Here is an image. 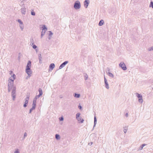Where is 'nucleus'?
I'll return each mask as SVG.
<instances>
[{"mask_svg": "<svg viewBox=\"0 0 153 153\" xmlns=\"http://www.w3.org/2000/svg\"><path fill=\"white\" fill-rule=\"evenodd\" d=\"M14 79H9V82H13V81H14Z\"/></svg>", "mask_w": 153, "mask_h": 153, "instance_id": "36", "label": "nucleus"}, {"mask_svg": "<svg viewBox=\"0 0 153 153\" xmlns=\"http://www.w3.org/2000/svg\"><path fill=\"white\" fill-rule=\"evenodd\" d=\"M55 67V65L53 63L50 64L49 66V69L51 70H53Z\"/></svg>", "mask_w": 153, "mask_h": 153, "instance_id": "12", "label": "nucleus"}, {"mask_svg": "<svg viewBox=\"0 0 153 153\" xmlns=\"http://www.w3.org/2000/svg\"><path fill=\"white\" fill-rule=\"evenodd\" d=\"M38 59L39 60V63L40 64H41L42 63V57H41V54H39L38 55Z\"/></svg>", "mask_w": 153, "mask_h": 153, "instance_id": "17", "label": "nucleus"}, {"mask_svg": "<svg viewBox=\"0 0 153 153\" xmlns=\"http://www.w3.org/2000/svg\"><path fill=\"white\" fill-rule=\"evenodd\" d=\"M26 0H22V1L21 3H24Z\"/></svg>", "mask_w": 153, "mask_h": 153, "instance_id": "45", "label": "nucleus"}, {"mask_svg": "<svg viewBox=\"0 0 153 153\" xmlns=\"http://www.w3.org/2000/svg\"><path fill=\"white\" fill-rule=\"evenodd\" d=\"M38 91L39 92V94L36 96L35 98H34V99H35L36 100L39 98L42 94V90L41 88H39Z\"/></svg>", "mask_w": 153, "mask_h": 153, "instance_id": "7", "label": "nucleus"}, {"mask_svg": "<svg viewBox=\"0 0 153 153\" xmlns=\"http://www.w3.org/2000/svg\"><path fill=\"white\" fill-rule=\"evenodd\" d=\"M123 131H124V133L125 134L126 132V131H127V130L126 129H124V130H123Z\"/></svg>", "mask_w": 153, "mask_h": 153, "instance_id": "44", "label": "nucleus"}, {"mask_svg": "<svg viewBox=\"0 0 153 153\" xmlns=\"http://www.w3.org/2000/svg\"><path fill=\"white\" fill-rule=\"evenodd\" d=\"M49 34L48 36H52V35L53 34V33L51 31H49Z\"/></svg>", "mask_w": 153, "mask_h": 153, "instance_id": "34", "label": "nucleus"}, {"mask_svg": "<svg viewBox=\"0 0 153 153\" xmlns=\"http://www.w3.org/2000/svg\"><path fill=\"white\" fill-rule=\"evenodd\" d=\"M60 98H62V97H60Z\"/></svg>", "mask_w": 153, "mask_h": 153, "instance_id": "51", "label": "nucleus"}, {"mask_svg": "<svg viewBox=\"0 0 153 153\" xmlns=\"http://www.w3.org/2000/svg\"><path fill=\"white\" fill-rule=\"evenodd\" d=\"M80 7L81 4L79 1L78 0L76 1L74 4V8L76 10H77L79 9Z\"/></svg>", "mask_w": 153, "mask_h": 153, "instance_id": "3", "label": "nucleus"}, {"mask_svg": "<svg viewBox=\"0 0 153 153\" xmlns=\"http://www.w3.org/2000/svg\"><path fill=\"white\" fill-rule=\"evenodd\" d=\"M89 3V0H85L84 2V6L85 7L87 8Z\"/></svg>", "mask_w": 153, "mask_h": 153, "instance_id": "10", "label": "nucleus"}, {"mask_svg": "<svg viewBox=\"0 0 153 153\" xmlns=\"http://www.w3.org/2000/svg\"><path fill=\"white\" fill-rule=\"evenodd\" d=\"M12 89V88H9V87H8V92H9L10 91V90H11Z\"/></svg>", "mask_w": 153, "mask_h": 153, "instance_id": "43", "label": "nucleus"}, {"mask_svg": "<svg viewBox=\"0 0 153 153\" xmlns=\"http://www.w3.org/2000/svg\"><path fill=\"white\" fill-rule=\"evenodd\" d=\"M110 69L108 68V71H106V73L108 74V75L112 78L114 77V75L111 73L109 72Z\"/></svg>", "mask_w": 153, "mask_h": 153, "instance_id": "11", "label": "nucleus"}, {"mask_svg": "<svg viewBox=\"0 0 153 153\" xmlns=\"http://www.w3.org/2000/svg\"><path fill=\"white\" fill-rule=\"evenodd\" d=\"M76 119L77 120L79 123H82L84 121V120L83 119H82V118L81 117L78 118L77 119Z\"/></svg>", "mask_w": 153, "mask_h": 153, "instance_id": "13", "label": "nucleus"}, {"mask_svg": "<svg viewBox=\"0 0 153 153\" xmlns=\"http://www.w3.org/2000/svg\"><path fill=\"white\" fill-rule=\"evenodd\" d=\"M30 97V93H27L26 95V97L25 98V101L28 102Z\"/></svg>", "mask_w": 153, "mask_h": 153, "instance_id": "16", "label": "nucleus"}, {"mask_svg": "<svg viewBox=\"0 0 153 153\" xmlns=\"http://www.w3.org/2000/svg\"><path fill=\"white\" fill-rule=\"evenodd\" d=\"M148 50L149 51H153V47H151L149 48L148 49Z\"/></svg>", "mask_w": 153, "mask_h": 153, "instance_id": "33", "label": "nucleus"}, {"mask_svg": "<svg viewBox=\"0 0 153 153\" xmlns=\"http://www.w3.org/2000/svg\"><path fill=\"white\" fill-rule=\"evenodd\" d=\"M18 22L20 24H22L23 25V22H22V21H21V20L20 19H18Z\"/></svg>", "mask_w": 153, "mask_h": 153, "instance_id": "31", "label": "nucleus"}, {"mask_svg": "<svg viewBox=\"0 0 153 153\" xmlns=\"http://www.w3.org/2000/svg\"><path fill=\"white\" fill-rule=\"evenodd\" d=\"M125 116L126 117H127L128 116V113H126V114H125Z\"/></svg>", "mask_w": 153, "mask_h": 153, "instance_id": "46", "label": "nucleus"}, {"mask_svg": "<svg viewBox=\"0 0 153 153\" xmlns=\"http://www.w3.org/2000/svg\"><path fill=\"white\" fill-rule=\"evenodd\" d=\"M42 31L41 33V38H42L43 36L45 34V33L47 30V28L45 25H42Z\"/></svg>", "mask_w": 153, "mask_h": 153, "instance_id": "2", "label": "nucleus"}, {"mask_svg": "<svg viewBox=\"0 0 153 153\" xmlns=\"http://www.w3.org/2000/svg\"><path fill=\"white\" fill-rule=\"evenodd\" d=\"M28 102V101H25L24 104L23 105V107H24L25 108L27 106Z\"/></svg>", "mask_w": 153, "mask_h": 153, "instance_id": "25", "label": "nucleus"}, {"mask_svg": "<svg viewBox=\"0 0 153 153\" xmlns=\"http://www.w3.org/2000/svg\"><path fill=\"white\" fill-rule=\"evenodd\" d=\"M93 144V142H90V143H88V145H89L90 146L91 145Z\"/></svg>", "mask_w": 153, "mask_h": 153, "instance_id": "42", "label": "nucleus"}, {"mask_svg": "<svg viewBox=\"0 0 153 153\" xmlns=\"http://www.w3.org/2000/svg\"><path fill=\"white\" fill-rule=\"evenodd\" d=\"M80 113H78L76 114V119H77L78 118H79L80 117Z\"/></svg>", "mask_w": 153, "mask_h": 153, "instance_id": "27", "label": "nucleus"}, {"mask_svg": "<svg viewBox=\"0 0 153 153\" xmlns=\"http://www.w3.org/2000/svg\"><path fill=\"white\" fill-rule=\"evenodd\" d=\"M16 88L15 87H13V89L12 92V96L13 97V100H14L16 96Z\"/></svg>", "mask_w": 153, "mask_h": 153, "instance_id": "4", "label": "nucleus"}, {"mask_svg": "<svg viewBox=\"0 0 153 153\" xmlns=\"http://www.w3.org/2000/svg\"><path fill=\"white\" fill-rule=\"evenodd\" d=\"M30 45L32 46V45H33L34 44V42L33 40V38H31L30 39Z\"/></svg>", "mask_w": 153, "mask_h": 153, "instance_id": "23", "label": "nucleus"}, {"mask_svg": "<svg viewBox=\"0 0 153 153\" xmlns=\"http://www.w3.org/2000/svg\"><path fill=\"white\" fill-rule=\"evenodd\" d=\"M35 51H36V52H37L38 51V50L37 49H36H36H35Z\"/></svg>", "mask_w": 153, "mask_h": 153, "instance_id": "50", "label": "nucleus"}, {"mask_svg": "<svg viewBox=\"0 0 153 153\" xmlns=\"http://www.w3.org/2000/svg\"><path fill=\"white\" fill-rule=\"evenodd\" d=\"M136 96L137 97L139 98L138 99V101L140 103H142L143 102V100L142 99V95L138 93H136Z\"/></svg>", "mask_w": 153, "mask_h": 153, "instance_id": "6", "label": "nucleus"}, {"mask_svg": "<svg viewBox=\"0 0 153 153\" xmlns=\"http://www.w3.org/2000/svg\"><path fill=\"white\" fill-rule=\"evenodd\" d=\"M104 23V21L102 19L100 20L98 24V25L100 26H101Z\"/></svg>", "mask_w": 153, "mask_h": 153, "instance_id": "18", "label": "nucleus"}, {"mask_svg": "<svg viewBox=\"0 0 153 153\" xmlns=\"http://www.w3.org/2000/svg\"><path fill=\"white\" fill-rule=\"evenodd\" d=\"M32 46L33 48L34 49H35L37 48V46L33 44V45H32Z\"/></svg>", "mask_w": 153, "mask_h": 153, "instance_id": "32", "label": "nucleus"}, {"mask_svg": "<svg viewBox=\"0 0 153 153\" xmlns=\"http://www.w3.org/2000/svg\"><path fill=\"white\" fill-rule=\"evenodd\" d=\"M14 153H19V152L18 149H17Z\"/></svg>", "mask_w": 153, "mask_h": 153, "instance_id": "39", "label": "nucleus"}, {"mask_svg": "<svg viewBox=\"0 0 153 153\" xmlns=\"http://www.w3.org/2000/svg\"><path fill=\"white\" fill-rule=\"evenodd\" d=\"M31 14L32 15L35 16V13L34 11L33 10H32L31 12Z\"/></svg>", "mask_w": 153, "mask_h": 153, "instance_id": "28", "label": "nucleus"}, {"mask_svg": "<svg viewBox=\"0 0 153 153\" xmlns=\"http://www.w3.org/2000/svg\"><path fill=\"white\" fill-rule=\"evenodd\" d=\"M20 28H21V29L22 30L24 28V27L23 24V25L21 24L20 25Z\"/></svg>", "mask_w": 153, "mask_h": 153, "instance_id": "30", "label": "nucleus"}, {"mask_svg": "<svg viewBox=\"0 0 153 153\" xmlns=\"http://www.w3.org/2000/svg\"><path fill=\"white\" fill-rule=\"evenodd\" d=\"M10 75H12V74H13V72L12 71H10Z\"/></svg>", "mask_w": 153, "mask_h": 153, "instance_id": "49", "label": "nucleus"}, {"mask_svg": "<svg viewBox=\"0 0 153 153\" xmlns=\"http://www.w3.org/2000/svg\"><path fill=\"white\" fill-rule=\"evenodd\" d=\"M27 136V134L26 132H25L24 134V138L25 139V137Z\"/></svg>", "mask_w": 153, "mask_h": 153, "instance_id": "38", "label": "nucleus"}, {"mask_svg": "<svg viewBox=\"0 0 153 153\" xmlns=\"http://www.w3.org/2000/svg\"><path fill=\"white\" fill-rule=\"evenodd\" d=\"M97 120L96 116L94 117V127L97 124Z\"/></svg>", "mask_w": 153, "mask_h": 153, "instance_id": "20", "label": "nucleus"}, {"mask_svg": "<svg viewBox=\"0 0 153 153\" xmlns=\"http://www.w3.org/2000/svg\"><path fill=\"white\" fill-rule=\"evenodd\" d=\"M85 80H86L88 78V75L87 74H86V75H85Z\"/></svg>", "mask_w": 153, "mask_h": 153, "instance_id": "41", "label": "nucleus"}, {"mask_svg": "<svg viewBox=\"0 0 153 153\" xmlns=\"http://www.w3.org/2000/svg\"><path fill=\"white\" fill-rule=\"evenodd\" d=\"M104 83L105 85V87L106 88L108 89L109 88V85L108 83L107 80L106 79V78L105 77V75H104Z\"/></svg>", "mask_w": 153, "mask_h": 153, "instance_id": "9", "label": "nucleus"}, {"mask_svg": "<svg viewBox=\"0 0 153 153\" xmlns=\"http://www.w3.org/2000/svg\"><path fill=\"white\" fill-rule=\"evenodd\" d=\"M68 61H65L60 65L59 67V69H61L63 68L68 63Z\"/></svg>", "mask_w": 153, "mask_h": 153, "instance_id": "8", "label": "nucleus"}, {"mask_svg": "<svg viewBox=\"0 0 153 153\" xmlns=\"http://www.w3.org/2000/svg\"><path fill=\"white\" fill-rule=\"evenodd\" d=\"M82 53H85V51H84L82 49Z\"/></svg>", "mask_w": 153, "mask_h": 153, "instance_id": "47", "label": "nucleus"}, {"mask_svg": "<svg viewBox=\"0 0 153 153\" xmlns=\"http://www.w3.org/2000/svg\"><path fill=\"white\" fill-rule=\"evenodd\" d=\"M49 36V37H48L49 39H51V36Z\"/></svg>", "mask_w": 153, "mask_h": 153, "instance_id": "48", "label": "nucleus"}, {"mask_svg": "<svg viewBox=\"0 0 153 153\" xmlns=\"http://www.w3.org/2000/svg\"><path fill=\"white\" fill-rule=\"evenodd\" d=\"M36 100H35V99H33L32 104L33 106L36 107Z\"/></svg>", "mask_w": 153, "mask_h": 153, "instance_id": "21", "label": "nucleus"}, {"mask_svg": "<svg viewBox=\"0 0 153 153\" xmlns=\"http://www.w3.org/2000/svg\"><path fill=\"white\" fill-rule=\"evenodd\" d=\"M13 82H8V87L12 88L13 87Z\"/></svg>", "mask_w": 153, "mask_h": 153, "instance_id": "14", "label": "nucleus"}, {"mask_svg": "<svg viewBox=\"0 0 153 153\" xmlns=\"http://www.w3.org/2000/svg\"><path fill=\"white\" fill-rule=\"evenodd\" d=\"M78 108L79 109L81 110L82 109V106L80 105L79 104L78 106Z\"/></svg>", "mask_w": 153, "mask_h": 153, "instance_id": "40", "label": "nucleus"}, {"mask_svg": "<svg viewBox=\"0 0 153 153\" xmlns=\"http://www.w3.org/2000/svg\"><path fill=\"white\" fill-rule=\"evenodd\" d=\"M152 90H153V88H152Z\"/></svg>", "mask_w": 153, "mask_h": 153, "instance_id": "53", "label": "nucleus"}, {"mask_svg": "<svg viewBox=\"0 0 153 153\" xmlns=\"http://www.w3.org/2000/svg\"><path fill=\"white\" fill-rule=\"evenodd\" d=\"M55 138L57 140L59 139H60V135L58 134H56L55 135Z\"/></svg>", "mask_w": 153, "mask_h": 153, "instance_id": "26", "label": "nucleus"}, {"mask_svg": "<svg viewBox=\"0 0 153 153\" xmlns=\"http://www.w3.org/2000/svg\"><path fill=\"white\" fill-rule=\"evenodd\" d=\"M149 7H152L153 9V2L152 1L150 2Z\"/></svg>", "mask_w": 153, "mask_h": 153, "instance_id": "29", "label": "nucleus"}, {"mask_svg": "<svg viewBox=\"0 0 153 153\" xmlns=\"http://www.w3.org/2000/svg\"><path fill=\"white\" fill-rule=\"evenodd\" d=\"M31 61L29 60L25 69V72L29 76H31V74L32 73V71L31 70Z\"/></svg>", "mask_w": 153, "mask_h": 153, "instance_id": "1", "label": "nucleus"}, {"mask_svg": "<svg viewBox=\"0 0 153 153\" xmlns=\"http://www.w3.org/2000/svg\"><path fill=\"white\" fill-rule=\"evenodd\" d=\"M11 77H12L13 79H14L16 77V76L15 74H13V75L11 76Z\"/></svg>", "mask_w": 153, "mask_h": 153, "instance_id": "35", "label": "nucleus"}, {"mask_svg": "<svg viewBox=\"0 0 153 153\" xmlns=\"http://www.w3.org/2000/svg\"><path fill=\"white\" fill-rule=\"evenodd\" d=\"M59 120H60L61 121H63L64 120L63 118L62 117H59Z\"/></svg>", "mask_w": 153, "mask_h": 153, "instance_id": "37", "label": "nucleus"}, {"mask_svg": "<svg viewBox=\"0 0 153 153\" xmlns=\"http://www.w3.org/2000/svg\"><path fill=\"white\" fill-rule=\"evenodd\" d=\"M146 144H143L141 146H140L139 148V149L140 150H141L143 149V147L145 146H146Z\"/></svg>", "mask_w": 153, "mask_h": 153, "instance_id": "22", "label": "nucleus"}, {"mask_svg": "<svg viewBox=\"0 0 153 153\" xmlns=\"http://www.w3.org/2000/svg\"><path fill=\"white\" fill-rule=\"evenodd\" d=\"M36 107L34 106H32V107L30 109L29 113H31L32 111L35 109Z\"/></svg>", "mask_w": 153, "mask_h": 153, "instance_id": "24", "label": "nucleus"}, {"mask_svg": "<svg viewBox=\"0 0 153 153\" xmlns=\"http://www.w3.org/2000/svg\"><path fill=\"white\" fill-rule=\"evenodd\" d=\"M119 65L120 67H121L123 70L125 71L127 69L126 66L124 62H121L119 64Z\"/></svg>", "mask_w": 153, "mask_h": 153, "instance_id": "5", "label": "nucleus"}, {"mask_svg": "<svg viewBox=\"0 0 153 153\" xmlns=\"http://www.w3.org/2000/svg\"><path fill=\"white\" fill-rule=\"evenodd\" d=\"M26 8L25 7H22L21 9V12L22 14H25L26 13Z\"/></svg>", "mask_w": 153, "mask_h": 153, "instance_id": "15", "label": "nucleus"}, {"mask_svg": "<svg viewBox=\"0 0 153 153\" xmlns=\"http://www.w3.org/2000/svg\"><path fill=\"white\" fill-rule=\"evenodd\" d=\"M60 98H62V97H60Z\"/></svg>", "mask_w": 153, "mask_h": 153, "instance_id": "52", "label": "nucleus"}, {"mask_svg": "<svg viewBox=\"0 0 153 153\" xmlns=\"http://www.w3.org/2000/svg\"><path fill=\"white\" fill-rule=\"evenodd\" d=\"M74 96L75 97L79 98L80 97V94L75 93L74 94Z\"/></svg>", "mask_w": 153, "mask_h": 153, "instance_id": "19", "label": "nucleus"}]
</instances>
